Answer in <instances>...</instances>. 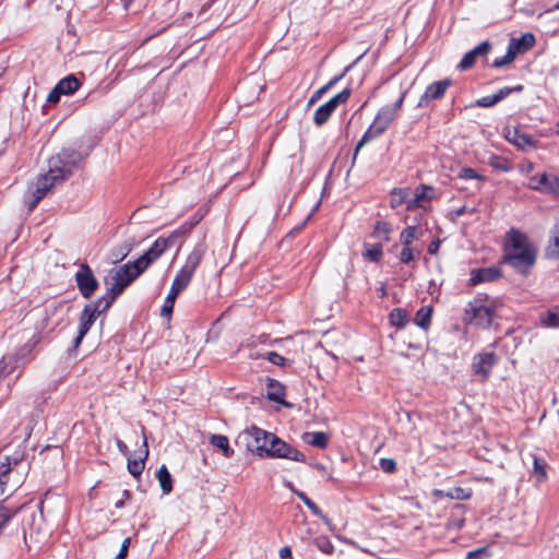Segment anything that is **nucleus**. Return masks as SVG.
<instances>
[{
	"label": "nucleus",
	"instance_id": "nucleus-1",
	"mask_svg": "<svg viewBox=\"0 0 559 559\" xmlns=\"http://www.w3.org/2000/svg\"><path fill=\"white\" fill-rule=\"evenodd\" d=\"M535 249L530 245L526 236L511 229L508 234L507 262L519 271L525 272L535 263Z\"/></svg>",
	"mask_w": 559,
	"mask_h": 559
},
{
	"label": "nucleus",
	"instance_id": "nucleus-2",
	"mask_svg": "<svg viewBox=\"0 0 559 559\" xmlns=\"http://www.w3.org/2000/svg\"><path fill=\"white\" fill-rule=\"evenodd\" d=\"M23 452L16 451L13 456L5 452L0 453V491L4 495L16 489L23 481L26 464L23 462Z\"/></svg>",
	"mask_w": 559,
	"mask_h": 559
},
{
	"label": "nucleus",
	"instance_id": "nucleus-3",
	"mask_svg": "<svg viewBox=\"0 0 559 559\" xmlns=\"http://www.w3.org/2000/svg\"><path fill=\"white\" fill-rule=\"evenodd\" d=\"M144 270L140 267V264L135 260L133 263H126L110 272V282H106L108 285L106 294L102 296L105 300L104 309H109L115 299L123 293L128 287Z\"/></svg>",
	"mask_w": 559,
	"mask_h": 559
},
{
	"label": "nucleus",
	"instance_id": "nucleus-4",
	"mask_svg": "<svg viewBox=\"0 0 559 559\" xmlns=\"http://www.w3.org/2000/svg\"><path fill=\"white\" fill-rule=\"evenodd\" d=\"M407 91L401 93L399 99L392 104L383 106L374 117L372 123L367 129L360 141L357 143L355 148V156L358 151L369 141L381 135L390 124L396 119L399 111L404 103Z\"/></svg>",
	"mask_w": 559,
	"mask_h": 559
},
{
	"label": "nucleus",
	"instance_id": "nucleus-5",
	"mask_svg": "<svg viewBox=\"0 0 559 559\" xmlns=\"http://www.w3.org/2000/svg\"><path fill=\"white\" fill-rule=\"evenodd\" d=\"M497 309L496 300L487 296L477 297L468 304L465 310L466 321L469 324L488 328L492 323Z\"/></svg>",
	"mask_w": 559,
	"mask_h": 559
},
{
	"label": "nucleus",
	"instance_id": "nucleus-6",
	"mask_svg": "<svg viewBox=\"0 0 559 559\" xmlns=\"http://www.w3.org/2000/svg\"><path fill=\"white\" fill-rule=\"evenodd\" d=\"M59 158H49L48 171L40 175L34 183L33 200L29 202V210L35 209L38 202L52 189L57 183L63 181L68 176L62 173L58 167L60 166Z\"/></svg>",
	"mask_w": 559,
	"mask_h": 559
},
{
	"label": "nucleus",
	"instance_id": "nucleus-7",
	"mask_svg": "<svg viewBox=\"0 0 559 559\" xmlns=\"http://www.w3.org/2000/svg\"><path fill=\"white\" fill-rule=\"evenodd\" d=\"M271 438L273 433L252 426L239 433L238 441L242 442L247 450L264 457Z\"/></svg>",
	"mask_w": 559,
	"mask_h": 559
},
{
	"label": "nucleus",
	"instance_id": "nucleus-8",
	"mask_svg": "<svg viewBox=\"0 0 559 559\" xmlns=\"http://www.w3.org/2000/svg\"><path fill=\"white\" fill-rule=\"evenodd\" d=\"M204 254L205 246L203 243L197 245L187 257L185 264L175 276L173 284L183 290L189 285L195 270L203 260Z\"/></svg>",
	"mask_w": 559,
	"mask_h": 559
},
{
	"label": "nucleus",
	"instance_id": "nucleus-9",
	"mask_svg": "<svg viewBox=\"0 0 559 559\" xmlns=\"http://www.w3.org/2000/svg\"><path fill=\"white\" fill-rule=\"evenodd\" d=\"M105 300L103 298H98L95 302L88 304L84 307L81 317H80V326L78 336L74 338V347H79L82 343L84 336L90 331L91 326L94 324L97 317L106 311L104 309Z\"/></svg>",
	"mask_w": 559,
	"mask_h": 559
},
{
	"label": "nucleus",
	"instance_id": "nucleus-10",
	"mask_svg": "<svg viewBox=\"0 0 559 559\" xmlns=\"http://www.w3.org/2000/svg\"><path fill=\"white\" fill-rule=\"evenodd\" d=\"M264 456L288 459L296 462H305L306 460L304 453L290 447L275 435H273V438L270 439L269 447Z\"/></svg>",
	"mask_w": 559,
	"mask_h": 559
},
{
	"label": "nucleus",
	"instance_id": "nucleus-11",
	"mask_svg": "<svg viewBox=\"0 0 559 559\" xmlns=\"http://www.w3.org/2000/svg\"><path fill=\"white\" fill-rule=\"evenodd\" d=\"M177 233L171 234L167 238H157L152 245V247L146 252H144L139 259H136L138 263L140 264V267L146 270L147 266L153 261L158 259L169 247L175 245Z\"/></svg>",
	"mask_w": 559,
	"mask_h": 559
},
{
	"label": "nucleus",
	"instance_id": "nucleus-12",
	"mask_svg": "<svg viewBox=\"0 0 559 559\" xmlns=\"http://www.w3.org/2000/svg\"><path fill=\"white\" fill-rule=\"evenodd\" d=\"M352 94L350 88H345L338 94H336L334 97H332L329 102L321 105L313 115V121L317 126H323L331 115L335 111V109L342 105L345 104L349 96Z\"/></svg>",
	"mask_w": 559,
	"mask_h": 559
},
{
	"label": "nucleus",
	"instance_id": "nucleus-13",
	"mask_svg": "<svg viewBox=\"0 0 559 559\" xmlns=\"http://www.w3.org/2000/svg\"><path fill=\"white\" fill-rule=\"evenodd\" d=\"M75 282L84 298H90L99 286L92 269L85 263H82L75 273Z\"/></svg>",
	"mask_w": 559,
	"mask_h": 559
},
{
	"label": "nucleus",
	"instance_id": "nucleus-14",
	"mask_svg": "<svg viewBox=\"0 0 559 559\" xmlns=\"http://www.w3.org/2000/svg\"><path fill=\"white\" fill-rule=\"evenodd\" d=\"M433 197V187L427 185H419L414 190L413 197H408L407 211H414L417 209L427 210Z\"/></svg>",
	"mask_w": 559,
	"mask_h": 559
},
{
	"label": "nucleus",
	"instance_id": "nucleus-15",
	"mask_svg": "<svg viewBox=\"0 0 559 559\" xmlns=\"http://www.w3.org/2000/svg\"><path fill=\"white\" fill-rule=\"evenodd\" d=\"M503 135L509 143L513 144L520 150L524 151L537 147L533 138L519 128L506 127L503 129Z\"/></svg>",
	"mask_w": 559,
	"mask_h": 559
},
{
	"label": "nucleus",
	"instance_id": "nucleus-16",
	"mask_svg": "<svg viewBox=\"0 0 559 559\" xmlns=\"http://www.w3.org/2000/svg\"><path fill=\"white\" fill-rule=\"evenodd\" d=\"M531 187L559 197V177L552 174H539L531 178Z\"/></svg>",
	"mask_w": 559,
	"mask_h": 559
},
{
	"label": "nucleus",
	"instance_id": "nucleus-17",
	"mask_svg": "<svg viewBox=\"0 0 559 559\" xmlns=\"http://www.w3.org/2000/svg\"><path fill=\"white\" fill-rule=\"evenodd\" d=\"M51 158H59L60 166L58 167L68 177L72 174V169L81 162L82 156L73 148H64Z\"/></svg>",
	"mask_w": 559,
	"mask_h": 559
},
{
	"label": "nucleus",
	"instance_id": "nucleus-18",
	"mask_svg": "<svg viewBox=\"0 0 559 559\" xmlns=\"http://www.w3.org/2000/svg\"><path fill=\"white\" fill-rule=\"evenodd\" d=\"M490 48L491 45L489 41H481L474 49L469 50L463 56L457 68L460 70L471 69L475 64L477 58L485 57L489 52Z\"/></svg>",
	"mask_w": 559,
	"mask_h": 559
},
{
	"label": "nucleus",
	"instance_id": "nucleus-19",
	"mask_svg": "<svg viewBox=\"0 0 559 559\" xmlns=\"http://www.w3.org/2000/svg\"><path fill=\"white\" fill-rule=\"evenodd\" d=\"M496 362L497 356L493 353H483L474 358L473 368L476 373L488 378Z\"/></svg>",
	"mask_w": 559,
	"mask_h": 559
},
{
	"label": "nucleus",
	"instance_id": "nucleus-20",
	"mask_svg": "<svg viewBox=\"0 0 559 559\" xmlns=\"http://www.w3.org/2000/svg\"><path fill=\"white\" fill-rule=\"evenodd\" d=\"M452 84V81L449 79L433 82L428 85L425 93L420 97L419 105L426 104L432 99H439L443 97L447 88Z\"/></svg>",
	"mask_w": 559,
	"mask_h": 559
},
{
	"label": "nucleus",
	"instance_id": "nucleus-21",
	"mask_svg": "<svg viewBox=\"0 0 559 559\" xmlns=\"http://www.w3.org/2000/svg\"><path fill=\"white\" fill-rule=\"evenodd\" d=\"M501 276L500 269L496 266L476 269L471 272L469 282L472 285L491 282Z\"/></svg>",
	"mask_w": 559,
	"mask_h": 559
},
{
	"label": "nucleus",
	"instance_id": "nucleus-22",
	"mask_svg": "<svg viewBox=\"0 0 559 559\" xmlns=\"http://www.w3.org/2000/svg\"><path fill=\"white\" fill-rule=\"evenodd\" d=\"M535 44V37L532 33H525L519 38H512L509 43V48L514 51L518 56L528 49H531Z\"/></svg>",
	"mask_w": 559,
	"mask_h": 559
},
{
	"label": "nucleus",
	"instance_id": "nucleus-23",
	"mask_svg": "<svg viewBox=\"0 0 559 559\" xmlns=\"http://www.w3.org/2000/svg\"><path fill=\"white\" fill-rule=\"evenodd\" d=\"M302 440L310 445L319 449H325L329 443V435L322 431L305 432Z\"/></svg>",
	"mask_w": 559,
	"mask_h": 559
},
{
	"label": "nucleus",
	"instance_id": "nucleus-24",
	"mask_svg": "<svg viewBox=\"0 0 559 559\" xmlns=\"http://www.w3.org/2000/svg\"><path fill=\"white\" fill-rule=\"evenodd\" d=\"M57 86L58 91H60L62 95H71L80 88L81 82L75 75L70 74L61 79Z\"/></svg>",
	"mask_w": 559,
	"mask_h": 559
},
{
	"label": "nucleus",
	"instance_id": "nucleus-25",
	"mask_svg": "<svg viewBox=\"0 0 559 559\" xmlns=\"http://www.w3.org/2000/svg\"><path fill=\"white\" fill-rule=\"evenodd\" d=\"M156 477L158 479L159 486L162 488V491L165 495H168L173 491V477L168 471V468L165 465H162L157 473Z\"/></svg>",
	"mask_w": 559,
	"mask_h": 559
},
{
	"label": "nucleus",
	"instance_id": "nucleus-26",
	"mask_svg": "<svg viewBox=\"0 0 559 559\" xmlns=\"http://www.w3.org/2000/svg\"><path fill=\"white\" fill-rule=\"evenodd\" d=\"M409 190L407 188H394L390 193V206L396 209L403 204L407 205Z\"/></svg>",
	"mask_w": 559,
	"mask_h": 559
},
{
	"label": "nucleus",
	"instance_id": "nucleus-27",
	"mask_svg": "<svg viewBox=\"0 0 559 559\" xmlns=\"http://www.w3.org/2000/svg\"><path fill=\"white\" fill-rule=\"evenodd\" d=\"M432 308L430 306L420 307L415 314V323L424 330H428L431 322Z\"/></svg>",
	"mask_w": 559,
	"mask_h": 559
},
{
	"label": "nucleus",
	"instance_id": "nucleus-28",
	"mask_svg": "<svg viewBox=\"0 0 559 559\" xmlns=\"http://www.w3.org/2000/svg\"><path fill=\"white\" fill-rule=\"evenodd\" d=\"M211 444L219 449L225 457H230L234 450L229 447L228 438L224 435H212L210 438Z\"/></svg>",
	"mask_w": 559,
	"mask_h": 559
},
{
	"label": "nucleus",
	"instance_id": "nucleus-29",
	"mask_svg": "<svg viewBox=\"0 0 559 559\" xmlns=\"http://www.w3.org/2000/svg\"><path fill=\"white\" fill-rule=\"evenodd\" d=\"M143 447H144V457L143 459H140V460H128V469L129 472L138 477L142 474L143 469H144V460L147 457L148 455V448H147V442H146V438L144 437V440H143Z\"/></svg>",
	"mask_w": 559,
	"mask_h": 559
},
{
	"label": "nucleus",
	"instance_id": "nucleus-30",
	"mask_svg": "<svg viewBox=\"0 0 559 559\" xmlns=\"http://www.w3.org/2000/svg\"><path fill=\"white\" fill-rule=\"evenodd\" d=\"M389 321L396 328H404L408 322L407 311L401 308L393 309L389 314Z\"/></svg>",
	"mask_w": 559,
	"mask_h": 559
},
{
	"label": "nucleus",
	"instance_id": "nucleus-31",
	"mask_svg": "<svg viewBox=\"0 0 559 559\" xmlns=\"http://www.w3.org/2000/svg\"><path fill=\"white\" fill-rule=\"evenodd\" d=\"M294 492L307 506V508L311 510L314 515L320 516L326 524H329V519L322 513L321 509L311 499L308 498L305 492L299 490H294Z\"/></svg>",
	"mask_w": 559,
	"mask_h": 559
},
{
	"label": "nucleus",
	"instance_id": "nucleus-32",
	"mask_svg": "<svg viewBox=\"0 0 559 559\" xmlns=\"http://www.w3.org/2000/svg\"><path fill=\"white\" fill-rule=\"evenodd\" d=\"M266 396L271 401L282 403L285 396V390L278 382L271 380L267 386Z\"/></svg>",
	"mask_w": 559,
	"mask_h": 559
},
{
	"label": "nucleus",
	"instance_id": "nucleus-33",
	"mask_svg": "<svg viewBox=\"0 0 559 559\" xmlns=\"http://www.w3.org/2000/svg\"><path fill=\"white\" fill-rule=\"evenodd\" d=\"M418 239V230L416 226H407L400 234V241L403 247H412V243Z\"/></svg>",
	"mask_w": 559,
	"mask_h": 559
},
{
	"label": "nucleus",
	"instance_id": "nucleus-34",
	"mask_svg": "<svg viewBox=\"0 0 559 559\" xmlns=\"http://www.w3.org/2000/svg\"><path fill=\"white\" fill-rule=\"evenodd\" d=\"M533 476L538 483L546 480L547 478V463L538 457H534L533 462Z\"/></svg>",
	"mask_w": 559,
	"mask_h": 559
},
{
	"label": "nucleus",
	"instance_id": "nucleus-35",
	"mask_svg": "<svg viewBox=\"0 0 559 559\" xmlns=\"http://www.w3.org/2000/svg\"><path fill=\"white\" fill-rule=\"evenodd\" d=\"M364 255L372 261L378 262L382 257V246L381 245H366V250Z\"/></svg>",
	"mask_w": 559,
	"mask_h": 559
},
{
	"label": "nucleus",
	"instance_id": "nucleus-36",
	"mask_svg": "<svg viewBox=\"0 0 559 559\" xmlns=\"http://www.w3.org/2000/svg\"><path fill=\"white\" fill-rule=\"evenodd\" d=\"M542 323L547 328H559V307L549 310Z\"/></svg>",
	"mask_w": 559,
	"mask_h": 559
},
{
	"label": "nucleus",
	"instance_id": "nucleus-37",
	"mask_svg": "<svg viewBox=\"0 0 559 559\" xmlns=\"http://www.w3.org/2000/svg\"><path fill=\"white\" fill-rule=\"evenodd\" d=\"M15 360L11 356H5L0 360V379L8 376L15 369Z\"/></svg>",
	"mask_w": 559,
	"mask_h": 559
},
{
	"label": "nucleus",
	"instance_id": "nucleus-38",
	"mask_svg": "<svg viewBox=\"0 0 559 559\" xmlns=\"http://www.w3.org/2000/svg\"><path fill=\"white\" fill-rule=\"evenodd\" d=\"M547 254L552 258H559V224L556 225L552 242L547 248Z\"/></svg>",
	"mask_w": 559,
	"mask_h": 559
},
{
	"label": "nucleus",
	"instance_id": "nucleus-39",
	"mask_svg": "<svg viewBox=\"0 0 559 559\" xmlns=\"http://www.w3.org/2000/svg\"><path fill=\"white\" fill-rule=\"evenodd\" d=\"M516 55L509 47L507 53L503 57L497 58L492 62V67L500 68L511 63L515 59Z\"/></svg>",
	"mask_w": 559,
	"mask_h": 559
},
{
	"label": "nucleus",
	"instance_id": "nucleus-40",
	"mask_svg": "<svg viewBox=\"0 0 559 559\" xmlns=\"http://www.w3.org/2000/svg\"><path fill=\"white\" fill-rule=\"evenodd\" d=\"M457 177L460 179H478V180H485V177L479 175L475 169L471 167H463L460 171Z\"/></svg>",
	"mask_w": 559,
	"mask_h": 559
},
{
	"label": "nucleus",
	"instance_id": "nucleus-41",
	"mask_svg": "<svg viewBox=\"0 0 559 559\" xmlns=\"http://www.w3.org/2000/svg\"><path fill=\"white\" fill-rule=\"evenodd\" d=\"M448 496L452 499L467 500L471 497V490H466L461 487H455L448 492Z\"/></svg>",
	"mask_w": 559,
	"mask_h": 559
},
{
	"label": "nucleus",
	"instance_id": "nucleus-42",
	"mask_svg": "<svg viewBox=\"0 0 559 559\" xmlns=\"http://www.w3.org/2000/svg\"><path fill=\"white\" fill-rule=\"evenodd\" d=\"M417 254H419V251H416ZM415 258V250L412 247H403L401 253H400V261L402 263L408 264L411 263Z\"/></svg>",
	"mask_w": 559,
	"mask_h": 559
},
{
	"label": "nucleus",
	"instance_id": "nucleus-43",
	"mask_svg": "<svg viewBox=\"0 0 559 559\" xmlns=\"http://www.w3.org/2000/svg\"><path fill=\"white\" fill-rule=\"evenodd\" d=\"M391 231L390 225L385 222H377L374 226V233L378 235H383L385 240H389V234Z\"/></svg>",
	"mask_w": 559,
	"mask_h": 559
},
{
	"label": "nucleus",
	"instance_id": "nucleus-44",
	"mask_svg": "<svg viewBox=\"0 0 559 559\" xmlns=\"http://www.w3.org/2000/svg\"><path fill=\"white\" fill-rule=\"evenodd\" d=\"M317 545L318 547L320 548V550H322L323 552L325 554H331L333 551V545L331 544V542L323 537V538H318L317 539Z\"/></svg>",
	"mask_w": 559,
	"mask_h": 559
},
{
	"label": "nucleus",
	"instance_id": "nucleus-45",
	"mask_svg": "<svg viewBox=\"0 0 559 559\" xmlns=\"http://www.w3.org/2000/svg\"><path fill=\"white\" fill-rule=\"evenodd\" d=\"M380 466L386 473H393L396 469V463L392 459H382Z\"/></svg>",
	"mask_w": 559,
	"mask_h": 559
},
{
	"label": "nucleus",
	"instance_id": "nucleus-46",
	"mask_svg": "<svg viewBox=\"0 0 559 559\" xmlns=\"http://www.w3.org/2000/svg\"><path fill=\"white\" fill-rule=\"evenodd\" d=\"M266 358L271 364L276 366H283L285 362V358L275 352L267 353Z\"/></svg>",
	"mask_w": 559,
	"mask_h": 559
},
{
	"label": "nucleus",
	"instance_id": "nucleus-47",
	"mask_svg": "<svg viewBox=\"0 0 559 559\" xmlns=\"http://www.w3.org/2000/svg\"><path fill=\"white\" fill-rule=\"evenodd\" d=\"M497 104V98L495 95L484 96L477 100V105L480 107H491Z\"/></svg>",
	"mask_w": 559,
	"mask_h": 559
},
{
	"label": "nucleus",
	"instance_id": "nucleus-48",
	"mask_svg": "<svg viewBox=\"0 0 559 559\" xmlns=\"http://www.w3.org/2000/svg\"><path fill=\"white\" fill-rule=\"evenodd\" d=\"M62 93L58 91V86L56 85L48 94L47 102L50 104H57L61 97Z\"/></svg>",
	"mask_w": 559,
	"mask_h": 559
},
{
	"label": "nucleus",
	"instance_id": "nucleus-49",
	"mask_svg": "<svg viewBox=\"0 0 559 559\" xmlns=\"http://www.w3.org/2000/svg\"><path fill=\"white\" fill-rule=\"evenodd\" d=\"M325 93H328V92L325 91V88H324L323 86H322V87H320L319 90H317V91L312 94V96L309 98V100H308V107L312 106V105H313V104H316L319 99H321V97H322Z\"/></svg>",
	"mask_w": 559,
	"mask_h": 559
},
{
	"label": "nucleus",
	"instance_id": "nucleus-50",
	"mask_svg": "<svg viewBox=\"0 0 559 559\" xmlns=\"http://www.w3.org/2000/svg\"><path fill=\"white\" fill-rule=\"evenodd\" d=\"M174 305H175L174 301L165 299V302L162 308V316L169 318L173 313Z\"/></svg>",
	"mask_w": 559,
	"mask_h": 559
},
{
	"label": "nucleus",
	"instance_id": "nucleus-51",
	"mask_svg": "<svg viewBox=\"0 0 559 559\" xmlns=\"http://www.w3.org/2000/svg\"><path fill=\"white\" fill-rule=\"evenodd\" d=\"M347 70H348V68H346L343 73H341L340 75L334 76L325 85H323L325 91L329 92L338 81H341L344 78V75H345Z\"/></svg>",
	"mask_w": 559,
	"mask_h": 559
},
{
	"label": "nucleus",
	"instance_id": "nucleus-52",
	"mask_svg": "<svg viewBox=\"0 0 559 559\" xmlns=\"http://www.w3.org/2000/svg\"><path fill=\"white\" fill-rule=\"evenodd\" d=\"M486 555L485 548H479L476 550L468 551L466 555V559H480L483 556Z\"/></svg>",
	"mask_w": 559,
	"mask_h": 559
},
{
	"label": "nucleus",
	"instance_id": "nucleus-53",
	"mask_svg": "<svg viewBox=\"0 0 559 559\" xmlns=\"http://www.w3.org/2000/svg\"><path fill=\"white\" fill-rule=\"evenodd\" d=\"M181 292H182V289H179V287H177L176 285L171 284L170 290H169L166 299L175 302L177 296Z\"/></svg>",
	"mask_w": 559,
	"mask_h": 559
},
{
	"label": "nucleus",
	"instance_id": "nucleus-54",
	"mask_svg": "<svg viewBox=\"0 0 559 559\" xmlns=\"http://www.w3.org/2000/svg\"><path fill=\"white\" fill-rule=\"evenodd\" d=\"M513 90L509 87H504L499 90L495 95V98H497V103L504 99Z\"/></svg>",
	"mask_w": 559,
	"mask_h": 559
},
{
	"label": "nucleus",
	"instance_id": "nucleus-55",
	"mask_svg": "<svg viewBox=\"0 0 559 559\" xmlns=\"http://www.w3.org/2000/svg\"><path fill=\"white\" fill-rule=\"evenodd\" d=\"M11 514L5 509H0V530L10 521Z\"/></svg>",
	"mask_w": 559,
	"mask_h": 559
},
{
	"label": "nucleus",
	"instance_id": "nucleus-56",
	"mask_svg": "<svg viewBox=\"0 0 559 559\" xmlns=\"http://www.w3.org/2000/svg\"><path fill=\"white\" fill-rule=\"evenodd\" d=\"M116 444L122 455H124V456L129 455V448L121 439L117 438Z\"/></svg>",
	"mask_w": 559,
	"mask_h": 559
},
{
	"label": "nucleus",
	"instance_id": "nucleus-57",
	"mask_svg": "<svg viewBox=\"0 0 559 559\" xmlns=\"http://www.w3.org/2000/svg\"><path fill=\"white\" fill-rule=\"evenodd\" d=\"M280 558L281 559H292V549L286 546L280 549Z\"/></svg>",
	"mask_w": 559,
	"mask_h": 559
},
{
	"label": "nucleus",
	"instance_id": "nucleus-58",
	"mask_svg": "<svg viewBox=\"0 0 559 559\" xmlns=\"http://www.w3.org/2000/svg\"><path fill=\"white\" fill-rule=\"evenodd\" d=\"M130 543H131L130 537L124 538L121 544L120 551L128 555Z\"/></svg>",
	"mask_w": 559,
	"mask_h": 559
},
{
	"label": "nucleus",
	"instance_id": "nucleus-59",
	"mask_svg": "<svg viewBox=\"0 0 559 559\" xmlns=\"http://www.w3.org/2000/svg\"><path fill=\"white\" fill-rule=\"evenodd\" d=\"M439 249V241H432L428 247V252L435 254Z\"/></svg>",
	"mask_w": 559,
	"mask_h": 559
},
{
	"label": "nucleus",
	"instance_id": "nucleus-60",
	"mask_svg": "<svg viewBox=\"0 0 559 559\" xmlns=\"http://www.w3.org/2000/svg\"><path fill=\"white\" fill-rule=\"evenodd\" d=\"M127 556H128L127 554L119 551L115 559H126Z\"/></svg>",
	"mask_w": 559,
	"mask_h": 559
},
{
	"label": "nucleus",
	"instance_id": "nucleus-61",
	"mask_svg": "<svg viewBox=\"0 0 559 559\" xmlns=\"http://www.w3.org/2000/svg\"><path fill=\"white\" fill-rule=\"evenodd\" d=\"M385 295H386L385 287H384V286H382V287L380 288V296H381V297H384Z\"/></svg>",
	"mask_w": 559,
	"mask_h": 559
},
{
	"label": "nucleus",
	"instance_id": "nucleus-62",
	"mask_svg": "<svg viewBox=\"0 0 559 559\" xmlns=\"http://www.w3.org/2000/svg\"><path fill=\"white\" fill-rule=\"evenodd\" d=\"M123 501L122 500H119L115 503L116 508H122L123 507Z\"/></svg>",
	"mask_w": 559,
	"mask_h": 559
},
{
	"label": "nucleus",
	"instance_id": "nucleus-63",
	"mask_svg": "<svg viewBox=\"0 0 559 559\" xmlns=\"http://www.w3.org/2000/svg\"><path fill=\"white\" fill-rule=\"evenodd\" d=\"M555 9L559 10V1L555 4Z\"/></svg>",
	"mask_w": 559,
	"mask_h": 559
},
{
	"label": "nucleus",
	"instance_id": "nucleus-64",
	"mask_svg": "<svg viewBox=\"0 0 559 559\" xmlns=\"http://www.w3.org/2000/svg\"><path fill=\"white\" fill-rule=\"evenodd\" d=\"M557 126H558V130H557V133L559 134V122H558V124H557Z\"/></svg>",
	"mask_w": 559,
	"mask_h": 559
}]
</instances>
